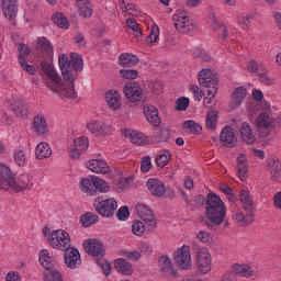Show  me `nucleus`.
Returning a JSON list of instances; mask_svg holds the SVG:
<instances>
[{
    "instance_id": "obj_1",
    "label": "nucleus",
    "mask_w": 281,
    "mask_h": 281,
    "mask_svg": "<svg viewBox=\"0 0 281 281\" xmlns=\"http://www.w3.org/2000/svg\"><path fill=\"white\" fill-rule=\"evenodd\" d=\"M59 69L61 76L67 83H63L60 75L56 72L54 66L49 61L43 60L40 64V74L41 71L49 78V81H46L47 87L50 88V91L58 93L61 100H76L78 93L76 92V80H78V74L82 71L85 67V59L78 53H70L69 56L60 54L58 57Z\"/></svg>"
},
{
    "instance_id": "obj_2",
    "label": "nucleus",
    "mask_w": 281,
    "mask_h": 281,
    "mask_svg": "<svg viewBox=\"0 0 281 281\" xmlns=\"http://www.w3.org/2000/svg\"><path fill=\"white\" fill-rule=\"evenodd\" d=\"M204 216L205 217H200L199 222L204 223V225L210 227V229H216L218 225L223 224L225 216H227V209H225V203L214 192H211L206 195Z\"/></svg>"
},
{
    "instance_id": "obj_3",
    "label": "nucleus",
    "mask_w": 281,
    "mask_h": 281,
    "mask_svg": "<svg viewBox=\"0 0 281 281\" xmlns=\"http://www.w3.org/2000/svg\"><path fill=\"white\" fill-rule=\"evenodd\" d=\"M80 189L81 192H85L88 196H95L98 192H109V190H111V186H109V182L104 179L98 176H91V179L82 178L80 180Z\"/></svg>"
},
{
    "instance_id": "obj_4",
    "label": "nucleus",
    "mask_w": 281,
    "mask_h": 281,
    "mask_svg": "<svg viewBox=\"0 0 281 281\" xmlns=\"http://www.w3.org/2000/svg\"><path fill=\"white\" fill-rule=\"evenodd\" d=\"M198 80L200 83V87L202 89H209L207 95L209 98H216V93H218V77L214 72H212V69L204 68L198 74Z\"/></svg>"
},
{
    "instance_id": "obj_5",
    "label": "nucleus",
    "mask_w": 281,
    "mask_h": 281,
    "mask_svg": "<svg viewBox=\"0 0 281 281\" xmlns=\"http://www.w3.org/2000/svg\"><path fill=\"white\" fill-rule=\"evenodd\" d=\"M92 205L97 214L103 216V218H111L115 215V210H117V201L106 195L97 196Z\"/></svg>"
},
{
    "instance_id": "obj_6",
    "label": "nucleus",
    "mask_w": 281,
    "mask_h": 281,
    "mask_svg": "<svg viewBox=\"0 0 281 281\" xmlns=\"http://www.w3.org/2000/svg\"><path fill=\"white\" fill-rule=\"evenodd\" d=\"M48 243L53 249L67 251L71 249V237L65 229L50 231L48 234Z\"/></svg>"
},
{
    "instance_id": "obj_7",
    "label": "nucleus",
    "mask_w": 281,
    "mask_h": 281,
    "mask_svg": "<svg viewBox=\"0 0 281 281\" xmlns=\"http://www.w3.org/2000/svg\"><path fill=\"white\" fill-rule=\"evenodd\" d=\"M173 25L176 30L179 32H182V34H192L194 30H196V23L194 21L190 22V19H188V14H186V11H178V14L173 15Z\"/></svg>"
},
{
    "instance_id": "obj_8",
    "label": "nucleus",
    "mask_w": 281,
    "mask_h": 281,
    "mask_svg": "<svg viewBox=\"0 0 281 281\" xmlns=\"http://www.w3.org/2000/svg\"><path fill=\"white\" fill-rule=\"evenodd\" d=\"M173 262L179 269H191L192 257L190 256V247L183 245L172 254Z\"/></svg>"
},
{
    "instance_id": "obj_9",
    "label": "nucleus",
    "mask_w": 281,
    "mask_h": 281,
    "mask_svg": "<svg viewBox=\"0 0 281 281\" xmlns=\"http://www.w3.org/2000/svg\"><path fill=\"white\" fill-rule=\"evenodd\" d=\"M123 93L128 102H139L143 98L144 90L137 81H126L123 86Z\"/></svg>"
},
{
    "instance_id": "obj_10",
    "label": "nucleus",
    "mask_w": 281,
    "mask_h": 281,
    "mask_svg": "<svg viewBox=\"0 0 281 281\" xmlns=\"http://www.w3.org/2000/svg\"><path fill=\"white\" fill-rule=\"evenodd\" d=\"M136 211L139 218L143 220V223L147 225V232H153L157 227V218L155 217V213L150 210L146 204H137Z\"/></svg>"
},
{
    "instance_id": "obj_11",
    "label": "nucleus",
    "mask_w": 281,
    "mask_h": 281,
    "mask_svg": "<svg viewBox=\"0 0 281 281\" xmlns=\"http://www.w3.org/2000/svg\"><path fill=\"white\" fill-rule=\"evenodd\" d=\"M86 168L97 175H109L111 172V167H109V162L104 159L88 160L86 162Z\"/></svg>"
},
{
    "instance_id": "obj_12",
    "label": "nucleus",
    "mask_w": 281,
    "mask_h": 281,
    "mask_svg": "<svg viewBox=\"0 0 281 281\" xmlns=\"http://www.w3.org/2000/svg\"><path fill=\"white\" fill-rule=\"evenodd\" d=\"M158 265L161 273L166 276V278H177L179 276V271L175 270L170 257L160 256L158 259Z\"/></svg>"
},
{
    "instance_id": "obj_13",
    "label": "nucleus",
    "mask_w": 281,
    "mask_h": 281,
    "mask_svg": "<svg viewBox=\"0 0 281 281\" xmlns=\"http://www.w3.org/2000/svg\"><path fill=\"white\" fill-rule=\"evenodd\" d=\"M85 251L89 256L98 257L104 256V244L98 241V239H87L83 241Z\"/></svg>"
},
{
    "instance_id": "obj_14",
    "label": "nucleus",
    "mask_w": 281,
    "mask_h": 281,
    "mask_svg": "<svg viewBox=\"0 0 281 281\" xmlns=\"http://www.w3.org/2000/svg\"><path fill=\"white\" fill-rule=\"evenodd\" d=\"M220 142H222V144L226 148H234L237 142L234 128L227 125L224 128H222V132L220 134Z\"/></svg>"
},
{
    "instance_id": "obj_15",
    "label": "nucleus",
    "mask_w": 281,
    "mask_h": 281,
    "mask_svg": "<svg viewBox=\"0 0 281 281\" xmlns=\"http://www.w3.org/2000/svg\"><path fill=\"white\" fill-rule=\"evenodd\" d=\"M3 16L9 21H14L19 14V5L14 0H2Z\"/></svg>"
},
{
    "instance_id": "obj_16",
    "label": "nucleus",
    "mask_w": 281,
    "mask_h": 281,
    "mask_svg": "<svg viewBox=\"0 0 281 281\" xmlns=\"http://www.w3.org/2000/svg\"><path fill=\"white\" fill-rule=\"evenodd\" d=\"M147 188L153 196H164L166 194V184L157 178L148 179Z\"/></svg>"
},
{
    "instance_id": "obj_17",
    "label": "nucleus",
    "mask_w": 281,
    "mask_h": 281,
    "mask_svg": "<svg viewBox=\"0 0 281 281\" xmlns=\"http://www.w3.org/2000/svg\"><path fill=\"white\" fill-rule=\"evenodd\" d=\"M10 106L16 117H23V115H27V111L30 109L27 103L20 97L13 98Z\"/></svg>"
},
{
    "instance_id": "obj_18",
    "label": "nucleus",
    "mask_w": 281,
    "mask_h": 281,
    "mask_svg": "<svg viewBox=\"0 0 281 281\" xmlns=\"http://www.w3.org/2000/svg\"><path fill=\"white\" fill-rule=\"evenodd\" d=\"M196 267L200 273H210L212 271V258L209 254L198 252L196 256Z\"/></svg>"
},
{
    "instance_id": "obj_19",
    "label": "nucleus",
    "mask_w": 281,
    "mask_h": 281,
    "mask_svg": "<svg viewBox=\"0 0 281 281\" xmlns=\"http://www.w3.org/2000/svg\"><path fill=\"white\" fill-rule=\"evenodd\" d=\"M249 165L247 164V157L244 154H240L237 157L235 170H237V175L240 181H245L247 179V175H249Z\"/></svg>"
},
{
    "instance_id": "obj_20",
    "label": "nucleus",
    "mask_w": 281,
    "mask_h": 281,
    "mask_svg": "<svg viewBox=\"0 0 281 281\" xmlns=\"http://www.w3.org/2000/svg\"><path fill=\"white\" fill-rule=\"evenodd\" d=\"M64 261L69 269H76V265L80 262V251L76 248H70V250H64Z\"/></svg>"
},
{
    "instance_id": "obj_21",
    "label": "nucleus",
    "mask_w": 281,
    "mask_h": 281,
    "mask_svg": "<svg viewBox=\"0 0 281 281\" xmlns=\"http://www.w3.org/2000/svg\"><path fill=\"white\" fill-rule=\"evenodd\" d=\"M0 183H7L9 188H12L14 183H16V177L10 169V167L5 166L4 164L0 165Z\"/></svg>"
},
{
    "instance_id": "obj_22",
    "label": "nucleus",
    "mask_w": 281,
    "mask_h": 281,
    "mask_svg": "<svg viewBox=\"0 0 281 281\" xmlns=\"http://www.w3.org/2000/svg\"><path fill=\"white\" fill-rule=\"evenodd\" d=\"M144 113L146 120L149 122V124H153V126H159V124H161V117H159V110L155 105H145Z\"/></svg>"
},
{
    "instance_id": "obj_23",
    "label": "nucleus",
    "mask_w": 281,
    "mask_h": 281,
    "mask_svg": "<svg viewBox=\"0 0 281 281\" xmlns=\"http://www.w3.org/2000/svg\"><path fill=\"white\" fill-rule=\"evenodd\" d=\"M119 63L121 67L128 69L130 67H135L139 64V57L131 53H123L119 56Z\"/></svg>"
},
{
    "instance_id": "obj_24",
    "label": "nucleus",
    "mask_w": 281,
    "mask_h": 281,
    "mask_svg": "<svg viewBox=\"0 0 281 281\" xmlns=\"http://www.w3.org/2000/svg\"><path fill=\"white\" fill-rule=\"evenodd\" d=\"M114 267L122 276H133V265L124 258L114 260Z\"/></svg>"
},
{
    "instance_id": "obj_25",
    "label": "nucleus",
    "mask_w": 281,
    "mask_h": 281,
    "mask_svg": "<svg viewBox=\"0 0 281 281\" xmlns=\"http://www.w3.org/2000/svg\"><path fill=\"white\" fill-rule=\"evenodd\" d=\"M239 132L240 138L243 139V142H245V144L251 145L256 142V136L254 135V132L249 123L244 122L240 125Z\"/></svg>"
},
{
    "instance_id": "obj_26",
    "label": "nucleus",
    "mask_w": 281,
    "mask_h": 281,
    "mask_svg": "<svg viewBox=\"0 0 281 281\" xmlns=\"http://www.w3.org/2000/svg\"><path fill=\"white\" fill-rule=\"evenodd\" d=\"M125 137L132 142V144H136V146H147L148 139L145 135L137 131H128L125 130Z\"/></svg>"
},
{
    "instance_id": "obj_27",
    "label": "nucleus",
    "mask_w": 281,
    "mask_h": 281,
    "mask_svg": "<svg viewBox=\"0 0 281 281\" xmlns=\"http://www.w3.org/2000/svg\"><path fill=\"white\" fill-rule=\"evenodd\" d=\"M105 100L108 102V106L112 109V111H117L122 103L120 102V92L116 90H109L105 92Z\"/></svg>"
},
{
    "instance_id": "obj_28",
    "label": "nucleus",
    "mask_w": 281,
    "mask_h": 281,
    "mask_svg": "<svg viewBox=\"0 0 281 281\" xmlns=\"http://www.w3.org/2000/svg\"><path fill=\"white\" fill-rule=\"evenodd\" d=\"M257 128H271L276 124L267 112H261L255 120Z\"/></svg>"
},
{
    "instance_id": "obj_29",
    "label": "nucleus",
    "mask_w": 281,
    "mask_h": 281,
    "mask_svg": "<svg viewBox=\"0 0 281 281\" xmlns=\"http://www.w3.org/2000/svg\"><path fill=\"white\" fill-rule=\"evenodd\" d=\"M80 16L83 19H91L93 16V7H91L90 0H77Z\"/></svg>"
},
{
    "instance_id": "obj_30",
    "label": "nucleus",
    "mask_w": 281,
    "mask_h": 281,
    "mask_svg": "<svg viewBox=\"0 0 281 281\" xmlns=\"http://www.w3.org/2000/svg\"><path fill=\"white\" fill-rule=\"evenodd\" d=\"M11 188L15 193L24 192V190L30 188V176L26 173L20 175L18 180H15L14 186Z\"/></svg>"
},
{
    "instance_id": "obj_31",
    "label": "nucleus",
    "mask_w": 281,
    "mask_h": 281,
    "mask_svg": "<svg viewBox=\"0 0 281 281\" xmlns=\"http://www.w3.org/2000/svg\"><path fill=\"white\" fill-rule=\"evenodd\" d=\"M35 157L36 159H49V157H52V147H49V144L46 142L37 144Z\"/></svg>"
},
{
    "instance_id": "obj_32",
    "label": "nucleus",
    "mask_w": 281,
    "mask_h": 281,
    "mask_svg": "<svg viewBox=\"0 0 281 281\" xmlns=\"http://www.w3.org/2000/svg\"><path fill=\"white\" fill-rule=\"evenodd\" d=\"M255 216L256 214L246 213L245 215L243 214V212L238 211L235 214V220L238 223V225H240V227H249V225L254 223Z\"/></svg>"
},
{
    "instance_id": "obj_33",
    "label": "nucleus",
    "mask_w": 281,
    "mask_h": 281,
    "mask_svg": "<svg viewBox=\"0 0 281 281\" xmlns=\"http://www.w3.org/2000/svg\"><path fill=\"white\" fill-rule=\"evenodd\" d=\"M40 263L46 271L54 270V261H52V257H49V251L47 249H43L40 251Z\"/></svg>"
},
{
    "instance_id": "obj_34",
    "label": "nucleus",
    "mask_w": 281,
    "mask_h": 281,
    "mask_svg": "<svg viewBox=\"0 0 281 281\" xmlns=\"http://www.w3.org/2000/svg\"><path fill=\"white\" fill-rule=\"evenodd\" d=\"M80 223L82 227H91V225L100 223V216H98L95 213L87 212L86 214L80 216Z\"/></svg>"
},
{
    "instance_id": "obj_35",
    "label": "nucleus",
    "mask_w": 281,
    "mask_h": 281,
    "mask_svg": "<svg viewBox=\"0 0 281 281\" xmlns=\"http://www.w3.org/2000/svg\"><path fill=\"white\" fill-rule=\"evenodd\" d=\"M232 98L234 106H240V104H243V100L247 98V89H245L243 86L236 88L233 91Z\"/></svg>"
},
{
    "instance_id": "obj_36",
    "label": "nucleus",
    "mask_w": 281,
    "mask_h": 281,
    "mask_svg": "<svg viewBox=\"0 0 281 281\" xmlns=\"http://www.w3.org/2000/svg\"><path fill=\"white\" fill-rule=\"evenodd\" d=\"M33 126L40 135H45L49 131V128H47V121L43 116H35Z\"/></svg>"
},
{
    "instance_id": "obj_37",
    "label": "nucleus",
    "mask_w": 281,
    "mask_h": 281,
    "mask_svg": "<svg viewBox=\"0 0 281 281\" xmlns=\"http://www.w3.org/2000/svg\"><path fill=\"white\" fill-rule=\"evenodd\" d=\"M52 21L57 25V27H60L61 30H69V20H67L65 14L57 12L52 15Z\"/></svg>"
},
{
    "instance_id": "obj_38",
    "label": "nucleus",
    "mask_w": 281,
    "mask_h": 281,
    "mask_svg": "<svg viewBox=\"0 0 281 281\" xmlns=\"http://www.w3.org/2000/svg\"><path fill=\"white\" fill-rule=\"evenodd\" d=\"M213 32L216 34L217 38H221V41H225V38L229 36V31H227V26L220 22H213Z\"/></svg>"
},
{
    "instance_id": "obj_39",
    "label": "nucleus",
    "mask_w": 281,
    "mask_h": 281,
    "mask_svg": "<svg viewBox=\"0 0 281 281\" xmlns=\"http://www.w3.org/2000/svg\"><path fill=\"white\" fill-rule=\"evenodd\" d=\"M132 232L135 236H144L145 232H148V224L139 220H135L132 224Z\"/></svg>"
},
{
    "instance_id": "obj_40",
    "label": "nucleus",
    "mask_w": 281,
    "mask_h": 281,
    "mask_svg": "<svg viewBox=\"0 0 281 281\" xmlns=\"http://www.w3.org/2000/svg\"><path fill=\"white\" fill-rule=\"evenodd\" d=\"M37 43L41 49H43V52H45L47 56H54V46L52 45L49 40H47V37L45 36L38 37Z\"/></svg>"
},
{
    "instance_id": "obj_41",
    "label": "nucleus",
    "mask_w": 281,
    "mask_h": 281,
    "mask_svg": "<svg viewBox=\"0 0 281 281\" xmlns=\"http://www.w3.org/2000/svg\"><path fill=\"white\" fill-rule=\"evenodd\" d=\"M170 159H172V154L168 150H161L159 156L156 157V164L158 168H164V166H168V164H170Z\"/></svg>"
},
{
    "instance_id": "obj_42",
    "label": "nucleus",
    "mask_w": 281,
    "mask_h": 281,
    "mask_svg": "<svg viewBox=\"0 0 281 281\" xmlns=\"http://www.w3.org/2000/svg\"><path fill=\"white\" fill-rule=\"evenodd\" d=\"M183 127L188 128L192 135H201L203 127L192 120H188L183 122Z\"/></svg>"
},
{
    "instance_id": "obj_43",
    "label": "nucleus",
    "mask_w": 281,
    "mask_h": 281,
    "mask_svg": "<svg viewBox=\"0 0 281 281\" xmlns=\"http://www.w3.org/2000/svg\"><path fill=\"white\" fill-rule=\"evenodd\" d=\"M216 122H218V112L216 110H211L206 114V127L216 128Z\"/></svg>"
},
{
    "instance_id": "obj_44",
    "label": "nucleus",
    "mask_w": 281,
    "mask_h": 281,
    "mask_svg": "<svg viewBox=\"0 0 281 281\" xmlns=\"http://www.w3.org/2000/svg\"><path fill=\"white\" fill-rule=\"evenodd\" d=\"M126 25H127V27H130V30H133L134 36H136V37L143 36L144 31H142V27L139 26L137 21H135V19L128 18L126 20Z\"/></svg>"
},
{
    "instance_id": "obj_45",
    "label": "nucleus",
    "mask_w": 281,
    "mask_h": 281,
    "mask_svg": "<svg viewBox=\"0 0 281 281\" xmlns=\"http://www.w3.org/2000/svg\"><path fill=\"white\" fill-rule=\"evenodd\" d=\"M121 78H124L125 80H136V78H139V71L135 69H121L120 70Z\"/></svg>"
},
{
    "instance_id": "obj_46",
    "label": "nucleus",
    "mask_w": 281,
    "mask_h": 281,
    "mask_svg": "<svg viewBox=\"0 0 281 281\" xmlns=\"http://www.w3.org/2000/svg\"><path fill=\"white\" fill-rule=\"evenodd\" d=\"M44 281H63L60 271L53 269L44 272Z\"/></svg>"
},
{
    "instance_id": "obj_47",
    "label": "nucleus",
    "mask_w": 281,
    "mask_h": 281,
    "mask_svg": "<svg viewBox=\"0 0 281 281\" xmlns=\"http://www.w3.org/2000/svg\"><path fill=\"white\" fill-rule=\"evenodd\" d=\"M18 52H19V57H18L19 63H24L25 60H27L25 58H27V56L32 54V50L30 49V47H27V45L23 43L19 44Z\"/></svg>"
},
{
    "instance_id": "obj_48",
    "label": "nucleus",
    "mask_w": 281,
    "mask_h": 281,
    "mask_svg": "<svg viewBox=\"0 0 281 281\" xmlns=\"http://www.w3.org/2000/svg\"><path fill=\"white\" fill-rule=\"evenodd\" d=\"M120 254L121 256H123L124 258H127V260H132L133 262H137V260L142 259V252L137 250H133V251L121 250Z\"/></svg>"
},
{
    "instance_id": "obj_49",
    "label": "nucleus",
    "mask_w": 281,
    "mask_h": 281,
    "mask_svg": "<svg viewBox=\"0 0 281 281\" xmlns=\"http://www.w3.org/2000/svg\"><path fill=\"white\" fill-rule=\"evenodd\" d=\"M120 5H121V10H123V12H126L127 14H130V16H135V14H137L135 4L126 3V0H123L120 2Z\"/></svg>"
},
{
    "instance_id": "obj_50",
    "label": "nucleus",
    "mask_w": 281,
    "mask_h": 281,
    "mask_svg": "<svg viewBox=\"0 0 281 281\" xmlns=\"http://www.w3.org/2000/svg\"><path fill=\"white\" fill-rule=\"evenodd\" d=\"M190 106V99L188 97H181L176 102V111H188Z\"/></svg>"
},
{
    "instance_id": "obj_51",
    "label": "nucleus",
    "mask_w": 281,
    "mask_h": 281,
    "mask_svg": "<svg viewBox=\"0 0 281 281\" xmlns=\"http://www.w3.org/2000/svg\"><path fill=\"white\" fill-rule=\"evenodd\" d=\"M170 139V131L161 128L155 136V140L159 143L168 142Z\"/></svg>"
},
{
    "instance_id": "obj_52",
    "label": "nucleus",
    "mask_w": 281,
    "mask_h": 281,
    "mask_svg": "<svg viewBox=\"0 0 281 281\" xmlns=\"http://www.w3.org/2000/svg\"><path fill=\"white\" fill-rule=\"evenodd\" d=\"M75 148L79 150H87L89 148V140L85 136H80L74 140Z\"/></svg>"
},
{
    "instance_id": "obj_53",
    "label": "nucleus",
    "mask_w": 281,
    "mask_h": 281,
    "mask_svg": "<svg viewBox=\"0 0 281 281\" xmlns=\"http://www.w3.org/2000/svg\"><path fill=\"white\" fill-rule=\"evenodd\" d=\"M254 19V14H248L247 16H243L238 19V23L241 27V30H249L251 27V20Z\"/></svg>"
},
{
    "instance_id": "obj_54",
    "label": "nucleus",
    "mask_w": 281,
    "mask_h": 281,
    "mask_svg": "<svg viewBox=\"0 0 281 281\" xmlns=\"http://www.w3.org/2000/svg\"><path fill=\"white\" fill-rule=\"evenodd\" d=\"M157 38H159V26L153 25L150 34L146 37V43H157Z\"/></svg>"
},
{
    "instance_id": "obj_55",
    "label": "nucleus",
    "mask_w": 281,
    "mask_h": 281,
    "mask_svg": "<svg viewBox=\"0 0 281 281\" xmlns=\"http://www.w3.org/2000/svg\"><path fill=\"white\" fill-rule=\"evenodd\" d=\"M97 265H98L99 267H101L103 273H104L106 277L111 276V269H112V268H111V265H110L109 261H106V260H104V259H98V260H97Z\"/></svg>"
},
{
    "instance_id": "obj_56",
    "label": "nucleus",
    "mask_w": 281,
    "mask_h": 281,
    "mask_svg": "<svg viewBox=\"0 0 281 281\" xmlns=\"http://www.w3.org/2000/svg\"><path fill=\"white\" fill-rule=\"evenodd\" d=\"M151 169H153V161L150 160V156H146L142 158V161H140L142 172H148Z\"/></svg>"
},
{
    "instance_id": "obj_57",
    "label": "nucleus",
    "mask_w": 281,
    "mask_h": 281,
    "mask_svg": "<svg viewBox=\"0 0 281 281\" xmlns=\"http://www.w3.org/2000/svg\"><path fill=\"white\" fill-rule=\"evenodd\" d=\"M128 216H131V210L128 209V206H122L121 209H119L116 213V218H119V221H126Z\"/></svg>"
},
{
    "instance_id": "obj_58",
    "label": "nucleus",
    "mask_w": 281,
    "mask_h": 281,
    "mask_svg": "<svg viewBox=\"0 0 281 281\" xmlns=\"http://www.w3.org/2000/svg\"><path fill=\"white\" fill-rule=\"evenodd\" d=\"M267 167L270 168V170H279V171H281L280 159H277L276 157L268 158Z\"/></svg>"
},
{
    "instance_id": "obj_59",
    "label": "nucleus",
    "mask_w": 281,
    "mask_h": 281,
    "mask_svg": "<svg viewBox=\"0 0 281 281\" xmlns=\"http://www.w3.org/2000/svg\"><path fill=\"white\" fill-rule=\"evenodd\" d=\"M14 161L18 166H25V153L22 149L14 153Z\"/></svg>"
},
{
    "instance_id": "obj_60",
    "label": "nucleus",
    "mask_w": 281,
    "mask_h": 281,
    "mask_svg": "<svg viewBox=\"0 0 281 281\" xmlns=\"http://www.w3.org/2000/svg\"><path fill=\"white\" fill-rule=\"evenodd\" d=\"M243 207L246 212V214H254L256 210V204H254V200H248L246 202H241Z\"/></svg>"
},
{
    "instance_id": "obj_61",
    "label": "nucleus",
    "mask_w": 281,
    "mask_h": 281,
    "mask_svg": "<svg viewBox=\"0 0 281 281\" xmlns=\"http://www.w3.org/2000/svg\"><path fill=\"white\" fill-rule=\"evenodd\" d=\"M20 65H21L22 69L24 71H26V74H30V76H34V74H36V67L27 64V60L20 61Z\"/></svg>"
},
{
    "instance_id": "obj_62",
    "label": "nucleus",
    "mask_w": 281,
    "mask_h": 281,
    "mask_svg": "<svg viewBox=\"0 0 281 281\" xmlns=\"http://www.w3.org/2000/svg\"><path fill=\"white\" fill-rule=\"evenodd\" d=\"M198 238H199V240H201V243H210L212 240V234H210L205 231H201L198 234Z\"/></svg>"
},
{
    "instance_id": "obj_63",
    "label": "nucleus",
    "mask_w": 281,
    "mask_h": 281,
    "mask_svg": "<svg viewBox=\"0 0 281 281\" xmlns=\"http://www.w3.org/2000/svg\"><path fill=\"white\" fill-rule=\"evenodd\" d=\"M5 281H21V276L15 271H10L5 277Z\"/></svg>"
},
{
    "instance_id": "obj_64",
    "label": "nucleus",
    "mask_w": 281,
    "mask_h": 281,
    "mask_svg": "<svg viewBox=\"0 0 281 281\" xmlns=\"http://www.w3.org/2000/svg\"><path fill=\"white\" fill-rule=\"evenodd\" d=\"M273 203H274V207H277L278 210H281V191L277 192L273 195Z\"/></svg>"
}]
</instances>
